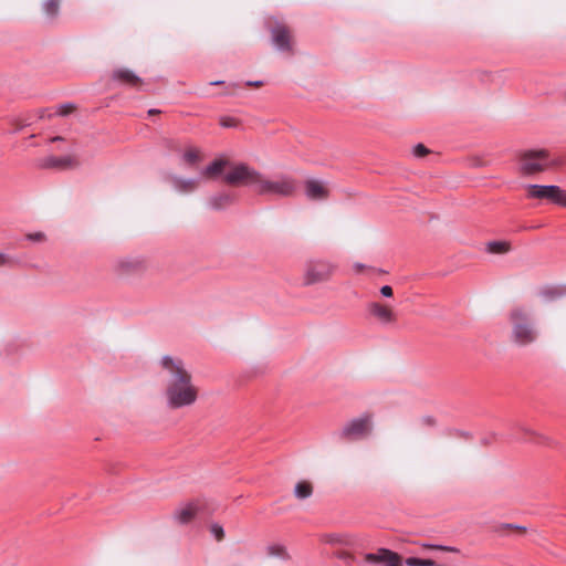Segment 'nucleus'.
I'll list each match as a JSON object with an SVG mask.
<instances>
[{"mask_svg": "<svg viewBox=\"0 0 566 566\" xmlns=\"http://www.w3.org/2000/svg\"><path fill=\"white\" fill-rule=\"evenodd\" d=\"M506 527H514V528H516V530H523V531L525 530V527H524V526L512 525V524H507V525H506Z\"/></svg>", "mask_w": 566, "mask_h": 566, "instance_id": "obj_38", "label": "nucleus"}, {"mask_svg": "<svg viewBox=\"0 0 566 566\" xmlns=\"http://www.w3.org/2000/svg\"><path fill=\"white\" fill-rule=\"evenodd\" d=\"M423 546L428 547V548H432V549H439L442 552L459 553V549L453 546L437 545V544H424Z\"/></svg>", "mask_w": 566, "mask_h": 566, "instance_id": "obj_26", "label": "nucleus"}, {"mask_svg": "<svg viewBox=\"0 0 566 566\" xmlns=\"http://www.w3.org/2000/svg\"><path fill=\"white\" fill-rule=\"evenodd\" d=\"M380 294L384 296V297H391L392 294H394V291H392V287L389 286V285H384L380 287Z\"/></svg>", "mask_w": 566, "mask_h": 566, "instance_id": "obj_33", "label": "nucleus"}, {"mask_svg": "<svg viewBox=\"0 0 566 566\" xmlns=\"http://www.w3.org/2000/svg\"><path fill=\"white\" fill-rule=\"evenodd\" d=\"M364 559L376 566H401V557L387 548H379L376 553H367Z\"/></svg>", "mask_w": 566, "mask_h": 566, "instance_id": "obj_7", "label": "nucleus"}, {"mask_svg": "<svg viewBox=\"0 0 566 566\" xmlns=\"http://www.w3.org/2000/svg\"><path fill=\"white\" fill-rule=\"evenodd\" d=\"M156 113H159V111H158V109H149V111H148V114H149V115H153V114H156Z\"/></svg>", "mask_w": 566, "mask_h": 566, "instance_id": "obj_40", "label": "nucleus"}, {"mask_svg": "<svg viewBox=\"0 0 566 566\" xmlns=\"http://www.w3.org/2000/svg\"><path fill=\"white\" fill-rule=\"evenodd\" d=\"M17 264L14 256L0 251V268H11Z\"/></svg>", "mask_w": 566, "mask_h": 566, "instance_id": "obj_24", "label": "nucleus"}, {"mask_svg": "<svg viewBox=\"0 0 566 566\" xmlns=\"http://www.w3.org/2000/svg\"><path fill=\"white\" fill-rule=\"evenodd\" d=\"M335 269V264L327 260H311L305 264L304 284L313 285L326 282L333 276Z\"/></svg>", "mask_w": 566, "mask_h": 566, "instance_id": "obj_5", "label": "nucleus"}, {"mask_svg": "<svg viewBox=\"0 0 566 566\" xmlns=\"http://www.w3.org/2000/svg\"><path fill=\"white\" fill-rule=\"evenodd\" d=\"M313 493L311 483L302 481L298 482L294 488V495L300 500L310 497Z\"/></svg>", "mask_w": 566, "mask_h": 566, "instance_id": "obj_19", "label": "nucleus"}, {"mask_svg": "<svg viewBox=\"0 0 566 566\" xmlns=\"http://www.w3.org/2000/svg\"><path fill=\"white\" fill-rule=\"evenodd\" d=\"M412 154L417 158H422L429 154V149L423 144H417L413 147Z\"/></svg>", "mask_w": 566, "mask_h": 566, "instance_id": "obj_27", "label": "nucleus"}, {"mask_svg": "<svg viewBox=\"0 0 566 566\" xmlns=\"http://www.w3.org/2000/svg\"><path fill=\"white\" fill-rule=\"evenodd\" d=\"M160 366L165 374V397L170 409L192 406L198 399V388L184 360L169 355L163 356Z\"/></svg>", "mask_w": 566, "mask_h": 566, "instance_id": "obj_2", "label": "nucleus"}, {"mask_svg": "<svg viewBox=\"0 0 566 566\" xmlns=\"http://www.w3.org/2000/svg\"><path fill=\"white\" fill-rule=\"evenodd\" d=\"M488 250L492 253H506L510 250V245L503 241H493L488 244Z\"/></svg>", "mask_w": 566, "mask_h": 566, "instance_id": "obj_21", "label": "nucleus"}, {"mask_svg": "<svg viewBox=\"0 0 566 566\" xmlns=\"http://www.w3.org/2000/svg\"><path fill=\"white\" fill-rule=\"evenodd\" d=\"M74 109L72 104H63L57 108V113L62 116L69 115Z\"/></svg>", "mask_w": 566, "mask_h": 566, "instance_id": "obj_30", "label": "nucleus"}, {"mask_svg": "<svg viewBox=\"0 0 566 566\" xmlns=\"http://www.w3.org/2000/svg\"><path fill=\"white\" fill-rule=\"evenodd\" d=\"M423 421L428 424H433V422H434V420L430 417L424 418Z\"/></svg>", "mask_w": 566, "mask_h": 566, "instance_id": "obj_37", "label": "nucleus"}, {"mask_svg": "<svg viewBox=\"0 0 566 566\" xmlns=\"http://www.w3.org/2000/svg\"><path fill=\"white\" fill-rule=\"evenodd\" d=\"M368 314L382 325L396 323L397 317L391 307L379 302H369L366 305Z\"/></svg>", "mask_w": 566, "mask_h": 566, "instance_id": "obj_10", "label": "nucleus"}, {"mask_svg": "<svg viewBox=\"0 0 566 566\" xmlns=\"http://www.w3.org/2000/svg\"><path fill=\"white\" fill-rule=\"evenodd\" d=\"M337 557L339 559L345 560V562H350L353 559L352 555L349 553H346V552L337 554Z\"/></svg>", "mask_w": 566, "mask_h": 566, "instance_id": "obj_34", "label": "nucleus"}, {"mask_svg": "<svg viewBox=\"0 0 566 566\" xmlns=\"http://www.w3.org/2000/svg\"><path fill=\"white\" fill-rule=\"evenodd\" d=\"M27 239L33 242H42L44 241L45 235L42 232L29 233Z\"/></svg>", "mask_w": 566, "mask_h": 566, "instance_id": "obj_31", "label": "nucleus"}, {"mask_svg": "<svg viewBox=\"0 0 566 566\" xmlns=\"http://www.w3.org/2000/svg\"><path fill=\"white\" fill-rule=\"evenodd\" d=\"M512 327L511 339L521 347L528 346L536 342L538 331L532 318V313L523 306L514 307L509 315Z\"/></svg>", "mask_w": 566, "mask_h": 566, "instance_id": "obj_3", "label": "nucleus"}, {"mask_svg": "<svg viewBox=\"0 0 566 566\" xmlns=\"http://www.w3.org/2000/svg\"><path fill=\"white\" fill-rule=\"evenodd\" d=\"M268 553L271 556L280 557V558H283V559L289 557L285 547L282 546V545H271V546H269L268 547Z\"/></svg>", "mask_w": 566, "mask_h": 566, "instance_id": "obj_22", "label": "nucleus"}, {"mask_svg": "<svg viewBox=\"0 0 566 566\" xmlns=\"http://www.w3.org/2000/svg\"><path fill=\"white\" fill-rule=\"evenodd\" d=\"M269 29L272 34V43L276 50L281 52H290L292 50L291 45V33L289 29L279 22L272 24L270 21Z\"/></svg>", "mask_w": 566, "mask_h": 566, "instance_id": "obj_8", "label": "nucleus"}, {"mask_svg": "<svg viewBox=\"0 0 566 566\" xmlns=\"http://www.w3.org/2000/svg\"><path fill=\"white\" fill-rule=\"evenodd\" d=\"M220 125L224 128H231L238 125V120L233 117H221Z\"/></svg>", "mask_w": 566, "mask_h": 566, "instance_id": "obj_28", "label": "nucleus"}, {"mask_svg": "<svg viewBox=\"0 0 566 566\" xmlns=\"http://www.w3.org/2000/svg\"><path fill=\"white\" fill-rule=\"evenodd\" d=\"M354 268H355V270H356L357 272H360L361 270H364V269H365V265H364V264H361V263H355V264H354Z\"/></svg>", "mask_w": 566, "mask_h": 566, "instance_id": "obj_36", "label": "nucleus"}, {"mask_svg": "<svg viewBox=\"0 0 566 566\" xmlns=\"http://www.w3.org/2000/svg\"><path fill=\"white\" fill-rule=\"evenodd\" d=\"M210 532L216 537L217 541H221L224 537L223 527L218 523H213L210 525Z\"/></svg>", "mask_w": 566, "mask_h": 566, "instance_id": "obj_25", "label": "nucleus"}, {"mask_svg": "<svg viewBox=\"0 0 566 566\" xmlns=\"http://www.w3.org/2000/svg\"><path fill=\"white\" fill-rule=\"evenodd\" d=\"M200 505L198 502H189L180 505L174 513V518L179 524H187L199 512Z\"/></svg>", "mask_w": 566, "mask_h": 566, "instance_id": "obj_14", "label": "nucleus"}, {"mask_svg": "<svg viewBox=\"0 0 566 566\" xmlns=\"http://www.w3.org/2000/svg\"><path fill=\"white\" fill-rule=\"evenodd\" d=\"M113 78L127 83L132 86H137L142 83V78L128 69H118L114 71Z\"/></svg>", "mask_w": 566, "mask_h": 566, "instance_id": "obj_17", "label": "nucleus"}, {"mask_svg": "<svg viewBox=\"0 0 566 566\" xmlns=\"http://www.w3.org/2000/svg\"><path fill=\"white\" fill-rule=\"evenodd\" d=\"M224 82L223 81H212L209 83V85H222Z\"/></svg>", "mask_w": 566, "mask_h": 566, "instance_id": "obj_39", "label": "nucleus"}, {"mask_svg": "<svg viewBox=\"0 0 566 566\" xmlns=\"http://www.w3.org/2000/svg\"><path fill=\"white\" fill-rule=\"evenodd\" d=\"M305 196L310 200H323L328 197V189L325 182L316 179L305 181Z\"/></svg>", "mask_w": 566, "mask_h": 566, "instance_id": "obj_13", "label": "nucleus"}, {"mask_svg": "<svg viewBox=\"0 0 566 566\" xmlns=\"http://www.w3.org/2000/svg\"><path fill=\"white\" fill-rule=\"evenodd\" d=\"M327 543L329 544H343V543H347L343 536L338 535V534H329L326 536V539H325Z\"/></svg>", "mask_w": 566, "mask_h": 566, "instance_id": "obj_29", "label": "nucleus"}, {"mask_svg": "<svg viewBox=\"0 0 566 566\" xmlns=\"http://www.w3.org/2000/svg\"><path fill=\"white\" fill-rule=\"evenodd\" d=\"M62 139H63L62 137L56 136V137L52 138V142L62 140Z\"/></svg>", "mask_w": 566, "mask_h": 566, "instance_id": "obj_41", "label": "nucleus"}, {"mask_svg": "<svg viewBox=\"0 0 566 566\" xmlns=\"http://www.w3.org/2000/svg\"><path fill=\"white\" fill-rule=\"evenodd\" d=\"M245 84L248 86H261L262 82L261 81H248Z\"/></svg>", "mask_w": 566, "mask_h": 566, "instance_id": "obj_35", "label": "nucleus"}, {"mask_svg": "<svg viewBox=\"0 0 566 566\" xmlns=\"http://www.w3.org/2000/svg\"><path fill=\"white\" fill-rule=\"evenodd\" d=\"M528 198L546 199L553 203H556L557 193H559V187L555 185H527Z\"/></svg>", "mask_w": 566, "mask_h": 566, "instance_id": "obj_11", "label": "nucleus"}, {"mask_svg": "<svg viewBox=\"0 0 566 566\" xmlns=\"http://www.w3.org/2000/svg\"><path fill=\"white\" fill-rule=\"evenodd\" d=\"M146 269V260L140 255H126L115 262V270L123 275L134 274Z\"/></svg>", "mask_w": 566, "mask_h": 566, "instance_id": "obj_9", "label": "nucleus"}, {"mask_svg": "<svg viewBox=\"0 0 566 566\" xmlns=\"http://www.w3.org/2000/svg\"><path fill=\"white\" fill-rule=\"evenodd\" d=\"M556 198H558V199H556V205L566 207V190H563L559 187V193H557Z\"/></svg>", "mask_w": 566, "mask_h": 566, "instance_id": "obj_32", "label": "nucleus"}, {"mask_svg": "<svg viewBox=\"0 0 566 566\" xmlns=\"http://www.w3.org/2000/svg\"><path fill=\"white\" fill-rule=\"evenodd\" d=\"M170 184L175 191L179 193H191L199 187L198 178H185L180 176H171Z\"/></svg>", "mask_w": 566, "mask_h": 566, "instance_id": "obj_15", "label": "nucleus"}, {"mask_svg": "<svg viewBox=\"0 0 566 566\" xmlns=\"http://www.w3.org/2000/svg\"><path fill=\"white\" fill-rule=\"evenodd\" d=\"M202 177L216 179L222 177L231 186L251 187L260 196L287 198L295 193L297 184L294 177L275 174L266 177L245 163H233L218 158L207 165L200 172Z\"/></svg>", "mask_w": 566, "mask_h": 566, "instance_id": "obj_1", "label": "nucleus"}, {"mask_svg": "<svg viewBox=\"0 0 566 566\" xmlns=\"http://www.w3.org/2000/svg\"><path fill=\"white\" fill-rule=\"evenodd\" d=\"M559 160L551 156L545 149H530L520 154L517 171L524 177H531L557 167Z\"/></svg>", "mask_w": 566, "mask_h": 566, "instance_id": "obj_4", "label": "nucleus"}, {"mask_svg": "<svg viewBox=\"0 0 566 566\" xmlns=\"http://www.w3.org/2000/svg\"><path fill=\"white\" fill-rule=\"evenodd\" d=\"M405 563L407 566H434V562L432 559H422L418 557H408Z\"/></svg>", "mask_w": 566, "mask_h": 566, "instance_id": "obj_23", "label": "nucleus"}, {"mask_svg": "<svg viewBox=\"0 0 566 566\" xmlns=\"http://www.w3.org/2000/svg\"><path fill=\"white\" fill-rule=\"evenodd\" d=\"M234 201V195L227 191H220L208 198L207 206L211 210L222 211L233 205Z\"/></svg>", "mask_w": 566, "mask_h": 566, "instance_id": "obj_12", "label": "nucleus"}, {"mask_svg": "<svg viewBox=\"0 0 566 566\" xmlns=\"http://www.w3.org/2000/svg\"><path fill=\"white\" fill-rule=\"evenodd\" d=\"M76 163L71 156L55 157L48 156L40 161L42 168H60L65 169L74 166Z\"/></svg>", "mask_w": 566, "mask_h": 566, "instance_id": "obj_16", "label": "nucleus"}, {"mask_svg": "<svg viewBox=\"0 0 566 566\" xmlns=\"http://www.w3.org/2000/svg\"><path fill=\"white\" fill-rule=\"evenodd\" d=\"M182 161L189 166L193 167L196 166L200 160V151L197 148L190 147L182 154Z\"/></svg>", "mask_w": 566, "mask_h": 566, "instance_id": "obj_18", "label": "nucleus"}, {"mask_svg": "<svg viewBox=\"0 0 566 566\" xmlns=\"http://www.w3.org/2000/svg\"><path fill=\"white\" fill-rule=\"evenodd\" d=\"M43 12L48 18H55L60 10V0H45L42 4Z\"/></svg>", "mask_w": 566, "mask_h": 566, "instance_id": "obj_20", "label": "nucleus"}, {"mask_svg": "<svg viewBox=\"0 0 566 566\" xmlns=\"http://www.w3.org/2000/svg\"><path fill=\"white\" fill-rule=\"evenodd\" d=\"M371 431V418L368 415L348 421L342 429V437L346 439H358Z\"/></svg>", "mask_w": 566, "mask_h": 566, "instance_id": "obj_6", "label": "nucleus"}]
</instances>
